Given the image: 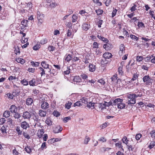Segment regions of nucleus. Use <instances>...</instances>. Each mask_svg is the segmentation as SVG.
<instances>
[{
	"instance_id": "21",
	"label": "nucleus",
	"mask_w": 155,
	"mask_h": 155,
	"mask_svg": "<svg viewBox=\"0 0 155 155\" xmlns=\"http://www.w3.org/2000/svg\"><path fill=\"white\" fill-rule=\"evenodd\" d=\"M15 60L18 63H20L21 64H23L25 62V60L21 58H17L15 59Z\"/></svg>"
},
{
	"instance_id": "38",
	"label": "nucleus",
	"mask_w": 155,
	"mask_h": 155,
	"mask_svg": "<svg viewBox=\"0 0 155 155\" xmlns=\"http://www.w3.org/2000/svg\"><path fill=\"white\" fill-rule=\"evenodd\" d=\"M116 146H118L119 148L121 149L122 150L124 151V150L123 148V146L122 145L121 143L120 142L119 143H117L115 144Z\"/></svg>"
},
{
	"instance_id": "31",
	"label": "nucleus",
	"mask_w": 155,
	"mask_h": 155,
	"mask_svg": "<svg viewBox=\"0 0 155 155\" xmlns=\"http://www.w3.org/2000/svg\"><path fill=\"white\" fill-rule=\"evenodd\" d=\"M149 13L151 15V17L155 19V11L150 10Z\"/></svg>"
},
{
	"instance_id": "11",
	"label": "nucleus",
	"mask_w": 155,
	"mask_h": 155,
	"mask_svg": "<svg viewBox=\"0 0 155 155\" xmlns=\"http://www.w3.org/2000/svg\"><path fill=\"white\" fill-rule=\"evenodd\" d=\"M89 71L93 72L95 70L96 67L94 64H89Z\"/></svg>"
},
{
	"instance_id": "46",
	"label": "nucleus",
	"mask_w": 155,
	"mask_h": 155,
	"mask_svg": "<svg viewBox=\"0 0 155 155\" xmlns=\"http://www.w3.org/2000/svg\"><path fill=\"white\" fill-rule=\"evenodd\" d=\"M39 69H40L39 71L41 72V76H42V75L45 74V71L42 68L40 67Z\"/></svg>"
},
{
	"instance_id": "47",
	"label": "nucleus",
	"mask_w": 155,
	"mask_h": 155,
	"mask_svg": "<svg viewBox=\"0 0 155 155\" xmlns=\"http://www.w3.org/2000/svg\"><path fill=\"white\" fill-rule=\"evenodd\" d=\"M47 42V40L46 38H44L40 41V43L42 45H44Z\"/></svg>"
},
{
	"instance_id": "50",
	"label": "nucleus",
	"mask_w": 155,
	"mask_h": 155,
	"mask_svg": "<svg viewBox=\"0 0 155 155\" xmlns=\"http://www.w3.org/2000/svg\"><path fill=\"white\" fill-rule=\"evenodd\" d=\"M72 33L71 31L69 29H68L67 33V36L68 37H71V38H72Z\"/></svg>"
},
{
	"instance_id": "4",
	"label": "nucleus",
	"mask_w": 155,
	"mask_h": 155,
	"mask_svg": "<svg viewBox=\"0 0 155 155\" xmlns=\"http://www.w3.org/2000/svg\"><path fill=\"white\" fill-rule=\"evenodd\" d=\"M125 46L123 44H121L120 46V51L119 54L121 56L124 53Z\"/></svg>"
},
{
	"instance_id": "19",
	"label": "nucleus",
	"mask_w": 155,
	"mask_h": 155,
	"mask_svg": "<svg viewBox=\"0 0 155 155\" xmlns=\"http://www.w3.org/2000/svg\"><path fill=\"white\" fill-rule=\"evenodd\" d=\"M39 115L41 117H45L46 116V111H43L42 110H39Z\"/></svg>"
},
{
	"instance_id": "57",
	"label": "nucleus",
	"mask_w": 155,
	"mask_h": 155,
	"mask_svg": "<svg viewBox=\"0 0 155 155\" xmlns=\"http://www.w3.org/2000/svg\"><path fill=\"white\" fill-rule=\"evenodd\" d=\"M55 47L53 46H50L48 47V50L49 51H53L54 50Z\"/></svg>"
},
{
	"instance_id": "6",
	"label": "nucleus",
	"mask_w": 155,
	"mask_h": 155,
	"mask_svg": "<svg viewBox=\"0 0 155 155\" xmlns=\"http://www.w3.org/2000/svg\"><path fill=\"white\" fill-rule=\"evenodd\" d=\"M9 110L12 113H14L17 112L18 108L15 105H12L10 107Z\"/></svg>"
},
{
	"instance_id": "26",
	"label": "nucleus",
	"mask_w": 155,
	"mask_h": 155,
	"mask_svg": "<svg viewBox=\"0 0 155 155\" xmlns=\"http://www.w3.org/2000/svg\"><path fill=\"white\" fill-rule=\"evenodd\" d=\"M97 37L100 39H101L104 42H107L108 40L106 38H104V37L99 35H98Z\"/></svg>"
},
{
	"instance_id": "62",
	"label": "nucleus",
	"mask_w": 155,
	"mask_h": 155,
	"mask_svg": "<svg viewBox=\"0 0 155 155\" xmlns=\"http://www.w3.org/2000/svg\"><path fill=\"white\" fill-rule=\"evenodd\" d=\"M7 96L8 97L11 99H13L14 97V95L13 94H11L10 93H8L7 94Z\"/></svg>"
},
{
	"instance_id": "39",
	"label": "nucleus",
	"mask_w": 155,
	"mask_h": 155,
	"mask_svg": "<svg viewBox=\"0 0 155 155\" xmlns=\"http://www.w3.org/2000/svg\"><path fill=\"white\" fill-rule=\"evenodd\" d=\"M46 123L48 125H51L52 124V121L49 118H47L45 121Z\"/></svg>"
},
{
	"instance_id": "16",
	"label": "nucleus",
	"mask_w": 155,
	"mask_h": 155,
	"mask_svg": "<svg viewBox=\"0 0 155 155\" xmlns=\"http://www.w3.org/2000/svg\"><path fill=\"white\" fill-rule=\"evenodd\" d=\"M33 102V101L32 98H28L26 100V104L28 105H31Z\"/></svg>"
},
{
	"instance_id": "55",
	"label": "nucleus",
	"mask_w": 155,
	"mask_h": 155,
	"mask_svg": "<svg viewBox=\"0 0 155 155\" xmlns=\"http://www.w3.org/2000/svg\"><path fill=\"white\" fill-rule=\"evenodd\" d=\"M71 119V117H67L64 118L63 120V121L64 122L66 123L69 120Z\"/></svg>"
},
{
	"instance_id": "40",
	"label": "nucleus",
	"mask_w": 155,
	"mask_h": 155,
	"mask_svg": "<svg viewBox=\"0 0 155 155\" xmlns=\"http://www.w3.org/2000/svg\"><path fill=\"white\" fill-rule=\"evenodd\" d=\"M40 45L36 44L33 47V49L34 50H37L40 48Z\"/></svg>"
},
{
	"instance_id": "7",
	"label": "nucleus",
	"mask_w": 155,
	"mask_h": 155,
	"mask_svg": "<svg viewBox=\"0 0 155 155\" xmlns=\"http://www.w3.org/2000/svg\"><path fill=\"white\" fill-rule=\"evenodd\" d=\"M29 84L31 86H34L37 85L38 84V83L37 81V80H36L35 79L33 78L31 80L29 81Z\"/></svg>"
},
{
	"instance_id": "10",
	"label": "nucleus",
	"mask_w": 155,
	"mask_h": 155,
	"mask_svg": "<svg viewBox=\"0 0 155 155\" xmlns=\"http://www.w3.org/2000/svg\"><path fill=\"white\" fill-rule=\"evenodd\" d=\"M103 47L106 50H109L112 48L113 46L111 44L108 43L104 45Z\"/></svg>"
},
{
	"instance_id": "14",
	"label": "nucleus",
	"mask_w": 155,
	"mask_h": 155,
	"mask_svg": "<svg viewBox=\"0 0 155 155\" xmlns=\"http://www.w3.org/2000/svg\"><path fill=\"white\" fill-rule=\"evenodd\" d=\"M44 133L43 130V129H39L38 130L37 136L39 138H41Z\"/></svg>"
},
{
	"instance_id": "34",
	"label": "nucleus",
	"mask_w": 155,
	"mask_h": 155,
	"mask_svg": "<svg viewBox=\"0 0 155 155\" xmlns=\"http://www.w3.org/2000/svg\"><path fill=\"white\" fill-rule=\"evenodd\" d=\"M21 83L24 85L27 86L28 84V81L26 80L25 79L21 81Z\"/></svg>"
},
{
	"instance_id": "58",
	"label": "nucleus",
	"mask_w": 155,
	"mask_h": 155,
	"mask_svg": "<svg viewBox=\"0 0 155 155\" xmlns=\"http://www.w3.org/2000/svg\"><path fill=\"white\" fill-rule=\"evenodd\" d=\"M127 147L129 151H132L133 150L134 148L131 145H128L127 144Z\"/></svg>"
},
{
	"instance_id": "64",
	"label": "nucleus",
	"mask_w": 155,
	"mask_h": 155,
	"mask_svg": "<svg viewBox=\"0 0 155 155\" xmlns=\"http://www.w3.org/2000/svg\"><path fill=\"white\" fill-rule=\"evenodd\" d=\"M99 141H102L103 142H105L106 141V139L104 137H102L100 138V139L98 140Z\"/></svg>"
},
{
	"instance_id": "5",
	"label": "nucleus",
	"mask_w": 155,
	"mask_h": 155,
	"mask_svg": "<svg viewBox=\"0 0 155 155\" xmlns=\"http://www.w3.org/2000/svg\"><path fill=\"white\" fill-rule=\"evenodd\" d=\"M21 127L24 129L26 130L27 128L29 127V124L25 121L22 122L21 124Z\"/></svg>"
},
{
	"instance_id": "43",
	"label": "nucleus",
	"mask_w": 155,
	"mask_h": 155,
	"mask_svg": "<svg viewBox=\"0 0 155 155\" xmlns=\"http://www.w3.org/2000/svg\"><path fill=\"white\" fill-rule=\"evenodd\" d=\"M142 95V94L141 92H139V94H133V97L135 99V98L138 97H141Z\"/></svg>"
},
{
	"instance_id": "60",
	"label": "nucleus",
	"mask_w": 155,
	"mask_h": 155,
	"mask_svg": "<svg viewBox=\"0 0 155 155\" xmlns=\"http://www.w3.org/2000/svg\"><path fill=\"white\" fill-rule=\"evenodd\" d=\"M82 104H81V102L80 101H77L76 102L74 103V107H75L76 106H79L81 105H82Z\"/></svg>"
},
{
	"instance_id": "1",
	"label": "nucleus",
	"mask_w": 155,
	"mask_h": 155,
	"mask_svg": "<svg viewBox=\"0 0 155 155\" xmlns=\"http://www.w3.org/2000/svg\"><path fill=\"white\" fill-rule=\"evenodd\" d=\"M105 106L103 104L101 103H95V109L97 111H100L102 110L105 108Z\"/></svg>"
},
{
	"instance_id": "9",
	"label": "nucleus",
	"mask_w": 155,
	"mask_h": 155,
	"mask_svg": "<svg viewBox=\"0 0 155 155\" xmlns=\"http://www.w3.org/2000/svg\"><path fill=\"white\" fill-rule=\"evenodd\" d=\"M63 130L62 128L60 126H57L54 130V132L55 133H58L61 132Z\"/></svg>"
},
{
	"instance_id": "59",
	"label": "nucleus",
	"mask_w": 155,
	"mask_h": 155,
	"mask_svg": "<svg viewBox=\"0 0 155 155\" xmlns=\"http://www.w3.org/2000/svg\"><path fill=\"white\" fill-rule=\"evenodd\" d=\"M136 7L137 5L135 4H134V5L130 9L131 12H133L136 10Z\"/></svg>"
},
{
	"instance_id": "29",
	"label": "nucleus",
	"mask_w": 155,
	"mask_h": 155,
	"mask_svg": "<svg viewBox=\"0 0 155 155\" xmlns=\"http://www.w3.org/2000/svg\"><path fill=\"white\" fill-rule=\"evenodd\" d=\"M131 62V60L130 61L128 64L126 66V68L128 72H131V67H130V64Z\"/></svg>"
},
{
	"instance_id": "25",
	"label": "nucleus",
	"mask_w": 155,
	"mask_h": 155,
	"mask_svg": "<svg viewBox=\"0 0 155 155\" xmlns=\"http://www.w3.org/2000/svg\"><path fill=\"white\" fill-rule=\"evenodd\" d=\"M122 101H123V100L120 98L116 99L113 101V104L114 105L117 104L118 105V104H119L120 102Z\"/></svg>"
},
{
	"instance_id": "24",
	"label": "nucleus",
	"mask_w": 155,
	"mask_h": 155,
	"mask_svg": "<svg viewBox=\"0 0 155 155\" xmlns=\"http://www.w3.org/2000/svg\"><path fill=\"white\" fill-rule=\"evenodd\" d=\"M25 150L28 153H30L31 152V148L30 147L27 146L25 148Z\"/></svg>"
},
{
	"instance_id": "48",
	"label": "nucleus",
	"mask_w": 155,
	"mask_h": 155,
	"mask_svg": "<svg viewBox=\"0 0 155 155\" xmlns=\"http://www.w3.org/2000/svg\"><path fill=\"white\" fill-rule=\"evenodd\" d=\"M122 67L121 66H120L118 68V71L120 75H122V74L123 73V71H122Z\"/></svg>"
},
{
	"instance_id": "28",
	"label": "nucleus",
	"mask_w": 155,
	"mask_h": 155,
	"mask_svg": "<svg viewBox=\"0 0 155 155\" xmlns=\"http://www.w3.org/2000/svg\"><path fill=\"white\" fill-rule=\"evenodd\" d=\"M95 103H92L91 102H89V104H87V107L89 108L92 107V108H95Z\"/></svg>"
},
{
	"instance_id": "42",
	"label": "nucleus",
	"mask_w": 155,
	"mask_h": 155,
	"mask_svg": "<svg viewBox=\"0 0 155 155\" xmlns=\"http://www.w3.org/2000/svg\"><path fill=\"white\" fill-rule=\"evenodd\" d=\"M77 16L74 14L72 17V22H74L77 21Z\"/></svg>"
},
{
	"instance_id": "15",
	"label": "nucleus",
	"mask_w": 155,
	"mask_h": 155,
	"mask_svg": "<svg viewBox=\"0 0 155 155\" xmlns=\"http://www.w3.org/2000/svg\"><path fill=\"white\" fill-rule=\"evenodd\" d=\"M42 66L44 68L48 69V70L50 68H49V65L47 64L45 61H42L41 63Z\"/></svg>"
},
{
	"instance_id": "12",
	"label": "nucleus",
	"mask_w": 155,
	"mask_h": 155,
	"mask_svg": "<svg viewBox=\"0 0 155 155\" xmlns=\"http://www.w3.org/2000/svg\"><path fill=\"white\" fill-rule=\"evenodd\" d=\"M41 107L44 109H46L49 107V105L48 103L45 101H42L41 104Z\"/></svg>"
},
{
	"instance_id": "2",
	"label": "nucleus",
	"mask_w": 155,
	"mask_h": 155,
	"mask_svg": "<svg viewBox=\"0 0 155 155\" xmlns=\"http://www.w3.org/2000/svg\"><path fill=\"white\" fill-rule=\"evenodd\" d=\"M22 116L25 119L29 120L31 117V114L29 112L26 111L23 112Z\"/></svg>"
},
{
	"instance_id": "54",
	"label": "nucleus",
	"mask_w": 155,
	"mask_h": 155,
	"mask_svg": "<svg viewBox=\"0 0 155 155\" xmlns=\"http://www.w3.org/2000/svg\"><path fill=\"white\" fill-rule=\"evenodd\" d=\"M151 137L152 138H154L155 137V130H153L150 133Z\"/></svg>"
},
{
	"instance_id": "20",
	"label": "nucleus",
	"mask_w": 155,
	"mask_h": 155,
	"mask_svg": "<svg viewBox=\"0 0 155 155\" xmlns=\"http://www.w3.org/2000/svg\"><path fill=\"white\" fill-rule=\"evenodd\" d=\"M125 107V104L122 103V101H120L119 104H118L117 107L118 108L122 109L124 108Z\"/></svg>"
},
{
	"instance_id": "23",
	"label": "nucleus",
	"mask_w": 155,
	"mask_h": 155,
	"mask_svg": "<svg viewBox=\"0 0 155 155\" xmlns=\"http://www.w3.org/2000/svg\"><path fill=\"white\" fill-rule=\"evenodd\" d=\"M3 116L6 118L9 117L10 116V111L8 110L5 111L3 114Z\"/></svg>"
},
{
	"instance_id": "61",
	"label": "nucleus",
	"mask_w": 155,
	"mask_h": 155,
	"mask_svg": "<svg viewBox=\"0 0 155 155\" xmlns=\"http://www.w3.org/2000/svg\"><path fill=\"white\" fill-rule=\"evenodd\" d=\"M137 25L139 28H142L144 26V25L142 22H138Z\"/></svg>"
},
{
	"instance_id": "53",
	"label": "nucleus",
	"mask_w": 155,
	"mask_h": 155,
	"mask_svg": "<svg viewBox=\"0 0 155 155\" xmlns=\"http://www.w3.org/2000/svg\"><path fill=\"white\" fill-rule=\"evenodd\" d=\"M143 59V58L142 56H137V60L139 62L142 61Z\"/></svg>"
},
{
	"instance_id": "41",
	"label": "nucleus",
	"mask_w": 155,
	"mask_h": 155,
	"mask_svg": "<svg viewBox=\"0 0 155 155\" xmlns=\"http://www.w3.org/2000/svg\"><path fill=\"white\" fill-rule=\"evenodd\" d=\"M102 10L100 9H98L97 10H96V12L97 13V15H99L102 14L103 12Z\"/></svg>"
},
{
	"instance_id": "33",
	"label": "nucleus",
	"mask_w": 155,
	"mask_h": 155,
	"mask_svg": "<svg viewBox=\"0 0 155 155\" xmlns=\"http://www.w3.org/2000/svg\"><path fill=\"white\" fill-rule=\"evenodd\" d=\"M14 113L15 114H14L13 117L15 119H18L21 117V115L20 114L17 113V112Z\"/></svg>"
},
{
	"instance_id": "3",
	"label": "nucleus",
	"mask_w": 155,
	"mask_h": 155,
	"mask_svg": "<svg viewBox=\"0 0 155 155\" xmlns=\"http://www.w3.org/2000/svg\"><path fill=\"white\" fill-rule=\"evenodd\" d=\"M37 18L39 22L41 24L42 22V19L44 18V15L39 11L37 12Z\"/></svg>"
},
{
	"instance_id": "35",
	"label": "nucleus",
	"mask_w": 155,
	"mask_h": 155,
	"mask_svg": "<svg viewBox=\"0 0 155 155\" xmlns=\"http://www.w3.org/2000/svg\"><path fill=\"white\" fill-rule=\"evenodd\" d=\"M70 72V69L68 67H67V69L66 71H64V74H68Z\"/></svg>"
},
{
	"instance_id": "44",
	"label": "nucleus",
	"mask_w": 155,
	"mask_h": 155,
	"mask_svg": "<svg viewBox=\"0 0 155 155\" xmlns=\"http://www.w3.org/2000/svg\"><path fill=\"white\" fill-rule=\"evenodd\" d=\"M31 64L32 66L35 67H37L38 66L39 63L38 62L35 63L34 61H31Z\"/></svg>"
},
{
	"instance_id": "56",
	"label": "nucleus",
	"mask_w": 155,
	"mask_h": 155,
	"mask_svg": "<svg viewBox=\"0 0 155 155\" xmlns=\"http://www.w3.org/2000/svg\"><path fill=\"white\" fill-rule=\"evenodd\" d=\"M72 103L71 102H68L65 104V107L68 109H69L71 107V106Z\"/></svg>"
},
{
	"instance_id": "63",
	"label": "nucleus",
	"mask_w": 155,
	"mask_h": 155,
	"mask_svg": "<svg viewBox=\"0 0 155 155\" xmlns=\"http://www.w3.org/2000/svg\"><path fill=\"white\" fill-rule=\"evenodd\" d=\"M12 153L14 155H19V153L15 149L13 150Z\"/></svg>"
},
{
	"instance_id": "17",
	"label": "nucleus",
	"mask_w": 155,
	"mask_h": 155,
	"mask_svg": "<svg viewBox=\"0 0 155 155\" xmlns=\"http://www.w3.org/2000/svg\"><path fill=\"white\" fill-rule=\"evenodd\" d=\"M48 72L50 73L51 74V76H54L57 74V72L53 69L51 70L50 68H49L48 70Z\"/></svg>"
},
{
	"instance_id": "36",
	"label": "nucleus",
	"mask_w": 155,
	"mask_h": 155,
	"mask_svg": "<svg viewBox=\"0 0 155 155\" xmlns=\"http://www.w3.org/2000/svg\"><path fill=\"white\" fill-rule=\"evenodd\" d=\"M53 115L56 117H58L60 116V114L57 110H54L53 113Z\"/></svg>"
},
{
	"instance_id": "8",
	"label": "nucleus",
	"mask_w": 155,
	"mask_h": 155,
	"mask_svg": "<svg viewBox=\"0 0 155 155\" xmlns=\"http://www.w3.org/2000/svg\"><path fill=\"white\" fill-rule=\"evenodd\" d=\"M90 28V25L88 22H85L82 25V28L85 31H87Z\"/></svg>"
},
{
	"instance_id": "51",
	"label": "nucleus",
	"mask_w": 155,
	"mask_h": 155,
	"mask_svg": "<svg viewBox=\"0 0 155 155\" xmlns=\"http://www.w3.org/2000/svg\"><path fill=\"white\" fill-rule=\"evenodd\" d=\"M130 37L131 38L135 40L136 41L138 40V38L136 37L134 35H130Z\"/></svg>"
},
{
	"instance_id": "52",
	"label": "nucleus",
	"mask_w": 155,
	"mask_h": 155,
	"mask_svg": "<svg viewBox=\"0 0 155 155\" xmlns=\"http://www.w3.org/2000/svg\"><path fill=\"white\" fill-rule=\"evenodd\" d=\"M142 135L140 134H137L136 135V139L137 140H139L141 137Z\"/></svg>"
},
{
	"instance_id": "22",
	"label": "nucleus",
	"mask_w": 155,
	"mask_h": 155,
	"mask_svg": "<svg viewBox=\"0 0 155 155\" xmlns=\"http://www.w3.org/2000/svg\"><path fill=\"white\" fill-rule=\"evenodd\" d=\"M72 58V57L70 54H68L65 56L64 59L65 61L68 62L71 60Z\"/></svg>"
},
{
	"instance_id": "13",
	"label": "nucleus",
	"mask_w": 155,
	"mask_h": 155,
	"mask_svg": "<svg viewBox=\"0 0 155 155\" xmlns=\"http://www.w3.org/2000/svg\"><path fill=\"white\" fill-rule=\"evenodd\" d=\"M73 81L74 82L76 83V84L81 82V79L79 76H75L74 77L73 79Z\"/></svg>"
},
{
	"instance_id": "32",
	"label": "nucleus",
	"mask_w": 155,
	"mask_h": 155,
	"mask_svg": "<svg viewBox=\"0 0 155 155\" xmlns=\"http://www.w3.org/2000/svg\"><path fill=\"white\" fill-rule=\"evenodd\" d=\"M123 143H125L126 145L128 144V140H127V138L125 137H124L122 139Z\"/></svg>"
},
{
	"instance_id": "37",
	"label": "nucleus",
	"mask_w": 155,
	"mask_h": 155,
	"mask_svg": "<svg viewBox=\"0 0 155 155\" xmlns=\"http://www.w3.org/2000/svg\"><path fill=\"white\" fill-rule=\"evenodd\" d=\"M150 79V77L148 75H146L143 78V82H146Z\"/></svg>"
},
{
	"instance_id": "30",
	"label": "nucleus",
	"mask_w": 155,
	"mask_h": 155,
	"mask_svg": "<svg viewBox=\"0 0 155 155\" xmlns=\"http://www.w3.org/2000/svg\"><path fill=\"white\" fill-rule=\"evenodd\" d=\"M15 54L17 55L19 54H20V52L19 49V47L17 46L16 47H15V49L14 50Z\"/></svg>"
},
{
	"instance_id": "18",
	"label": "nucleus",
	"mask_w": 155,
	"mask_h": 155,
	"mask_svg": "<svg viewBox=\"0 0 155 155\" xmlns=\"http://www.w3.org/2000/svg\"><path fill=\"white\" fill-rule=\"evenodd\" d=\"M112 54L111 53L109 52H106L103 54V57L106 59L109 58H111Z\"/></svg>"
},
{
	"instance_id": "45",
	"label": "nucleus",
	"mask_w": 155,
	"mask_h": 155,
	"mask_svg": "<svg viewBox=\"0 0 155 155\" xmlns=\"http://www.w3.org/2000/svg\"><path fill=\"white\" fill-rule=\"evenodd\" d=\"M90 138L88 137L87 136H86L84 140V143L86 144H87L88 143V142L90 141Z\"/></svg>"
},
{
	"instance_id": "27",
	"label": "nucleus",
	"mask_w": 155,
	"mask_h": 155,
	"mask_svg": "<svg viewBox=\"0 0 155 155\" xmlns=\"http://www.w3.org/2000/svg\"><path fill=\"white\" fill-rule=\"evenodd\" d=\"M136 99L135 98L130 99L128 101L127 103L128 104H134L136 103Z\"/></svg>"
},
{
	"instance_id": "49",
	"label": "nucleus",
	"mask_w": 155,
	"mask_h": 155,
	"mask_svg": "<svg viewBox=\"0 0 155 155\" xmlns=\"http://www.w3.org/2000/svg\"><path fill=\"white\" fill-rule=\"evenodd\" d=\"M155 145V142L154 141H151L150 145L149 146V147L150 149H151Z\"/></svg>"
}]
</instances>
